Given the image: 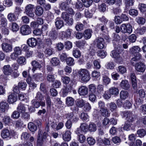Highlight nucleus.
Returning a JSON list of instances; mask_svg holds the SVG:
<instances>
[{"label":"nucleus","mask_w":146,"mask_h":146,"mask_svg":"<svg viewBox=\"0 0 146 146\" xmlns=\"http://www.w3.org/2000/svg\"><path fill=\"white\" fill-rule=\"evenodd\" d=\"M20 113L18 111H15L13 112L11 117L13 119H18L20 117Z\"/></svg>","instance_id":"obj_61"},{"label":"nucleus","mask_w":146,"mask_h":146,"mask_svg":"<svg viewBox=\"0 0 146 146\" xmlns=\"http://www.w3.org/2000/svg\"><path fill=\"white\" fill-rule=\"evenodd\" d=\"M137 133L139 137H142L146 134V132L144 129H141L137 131Z\"/></svg>","instance_id":"obj_51"},{"label":"nucleus","mask_w":146,"mask_h":146,"mask_svg":"<svg viewBox=\"0 0 146 146\" xmlns=\"http://www.w3.org/2000/svg\"><path fill=\"white\" fill-rule=\"evenodd\" d=\"M85 104V102L82 99L78 100L76 101V105L78 107L81 108Z\"/></svg>","instance_id":"obj_56"},{"label":"nucleus","mask_w":146,"mask_h":146,"mask_svg":"<svg viewBox=\"0 0 146 146\" xmlns=\"http://www.w3.org/2000/svg\"><path fill=\"white\" fill-rule=\"evenodd\" d=\"M86 43L85 40H79L76 42V45L79 48H84Z\"/></svg>","instance_id":"obj_36"},{"label":"nucleus","mask_w":146,"mask_h":146,"mask_svg":"<svg viewBox=\"0 0 146 146\" xmlns=\"http://www.w3.org/2000/svg\"><path fill=\"white\" fill-rule=\"evenodd\" d=\"M120 87L122 89L127 90L130 87V84L128 81L126 80H122L120 83Z\"/></svg>","instance_id":"obj_14"},{"label":"nucleus","mask_w":146,"mask_h":146,"mask_svg":"<svg viewBox=\"0 0 146 146\" xmlns=\"http://www.w3.org/2000/svg\"><path fill=\"white\" fill-rule=\"evenodd\" d=\"M141 145V141L140 140L137 139L134 142L131 143L130 145L131 146H140Z\"/></svg>","instance_id":"obj_60"},{"label":"nucleus","mask_w":146,"mask_h":146,"mask_svg":"<svg viewBox=\"0 0 146 146\" xmlns=\"http://www.w3.org/2000/svg\"><path fill=\"white\" fill-rule=\"evenodd\" d=\"M120 30L123 33L130 34L132 32V27L129 23L123 24L120 26Z\"/></svg>","instance_id":"obj_3"},{"label":"nucleus","mask_w":146,"mask_h":146,"mask_svg":"<svg viewBox=\"0 0 146 146\" xmlns=\"http://www.w3.org/2000/svg\"><path fill=\"white\" fill-rule=\"evenodd\" d=\"M87 141L89 144L92 145L94 144L96 142L94 139L91 137H89L87 139Z\"/></svg>","instance_id":"obj_63"},{"label":"nucleus","mask_w":146,"mask_h":146,"mask_svg":"<svg viewBox=\"0 0 146 146\" xmlns=\"http://www.w3.org/2000/svg\"><path fill=\"white\" fill-rule=\"evenodd\" d=\"M96 47L99 49H103L105 47L104 39L102 38L97 37L95 40Z\"/></svg>","instance_id":"obj_5"},{"label":"nucleus","mask_w":146,"mask_h":146,"mask_svg":"<svg viewBox=\"0 0 146 146\" xmlns=\"http://www.w3.org/2000/svg\"><path fill=\"white\" fill-rule=\"evenodd\" d=\"M17 62L19 64L24 65L25 62V58L24 57L20 56L17 59Z\"/></svg>","instance_id":"obj_49"},{"label":"nucleus","mask_w":146,"mask_h":146,"mask_svg":"<svg viewBox=\"0 0 146 146\" xmlns=\"http://www.w3.org/2000/svg\"><path fill=\"white\" fill-rule=\"evenodd\" d=\"M71 89L72 87L70 85H68L65 86L63 90V97L66 96L67 95L68 93L71 92Z\"/></svg>","instance_id":"obj_23"},{"label":"nucleus","mask_w":146,"mask_h":146,"mask_svg":"<svg viewBox=\"0 0 146 146\" xmlns=\"http://www.w3.org/2000/svg\"><path fill=\"white\" fill-rule=\"evenodd\" d=\"M83 3L80 1H77L74 4L75 9L79 10H82L84 9Z\"/></svg>","instance_id":"obj_33"},{"label":"nucleus","mask_w":146,"mask_h":146,"mask_svg":"<svg viewBox=\"0 0 146 146\" xmlns=\"http://www.w3.org/2000/svg\"><path fill=\"white\" fill-rule=\"evenodd\" d=\"M8 108V105L6 102H1L0 104V110L2 113L5 112Z\"/></svg>","instance_id":"obj_22"},{"label":"nucleus","mask_w":146,"mask_h":146,"mask_svg":"<svg viewBox=\"0 0 146 146\" xmlns=\"http://www.w3.org/2000/svg\"><path fill=\"white\" fill-rule=\"evenodd\" d=\"M48 36L52 41L54 40L58 36V31L54 29H52L49 33Z\"/></svg>","instance_id":"obj_10"},{"label":"nucleus","mask_w":146,"mask_h":146,"mask_svg":"<svg viewBox=\"0 0 146 146\" xmlns=\"http://www.w3.org/2000/svg\"><path fill=\"white\" fill-rule=\"evenodd\" d=\"M17 111L20 113H24L25 111V108L23 104H19L17 108Z\"/></svg>","instance_id":"obj_34"},{"label":"nucleus","mask_w":146,"mask_h":146,"mask_svg":"<svg viewBox=\"0 0 146 146\" xmlns=\"http://www.w3.org/2000/svg\"><path fill=\"white\" fill-rule=\"evenodd\" d=\"M96 125L94 123H92L90 124L88 129L89 131L91 132H94L97 129Z\"/></svg>","instance_id":"obj_47"},{"label":"nucleus","mask_w":146,"mask_h":146,"mask_svg":"<svg viewBox=\"0 0 146 146\" xmlns=\"http://www.w3.org/2000/svg\"><path fill=\"white\" fill-rule=\"evenodd\" d=\"M135 68L137 71L140 72H144L146 68L144 64L141 62L136 63Z\"/></svg>","instance_id":"obj_7"},{"label":"nucleus","mask_w":146,"mask_h":146,"mask_svg":"<svg viewBox=\"0 0 146 146\" xmlns=\"http://www.w3.org/2000/svg\"><path fill=\"white\" fill-rule=\"evenodd\" d=\"M7 20L6 19L5 17H2L0 20V27H5L7 25Z\"/></svg>","instance_id":"obj_48"},{"label":"nucleus","mask_w":146,"mask_h":146,"mask_svg":"<svg viewBox=\"0 0 146 146\" xmlns=\"http://www.w3.org/2000/svg\"><path fill=\"white\" fill-rule=\"evenodd\" d=\"M1 47L3 50L6 52H11L12 50V45L5 42L1 44Z\"/></svg>","instance_id":"obj_12"},{"label":"nucleus","mask_w":146,"mask_h":146,"mask_svg":"<svg viewBox=\"0 0 146 146\" xmlns=\"http://www.w3.org/2000/svg\"><path fill=\"white\" fill-rule=\"evenodd\" d=\"M113 57L116 60L117 62L121 63L123 62V58L121 54H119L115 51H113L112 52Z\"/></svg>","instance_id":"obj_6"},{"label":"nucleus","mask_w":146,"mask_h":146,"mask_svg":"<svg viewBox=\"0 0 146 146\" xmlns=\"http://www.w3.org/2000/svg\"><path fill=\"white\" fill-rule=\"evenodd\" d=\"M34 8V5L31 4L27 5L25 8L24 13L30 17H34L35 15L33 12Z\"/></svg>","instance_id":"obj_2"},{"label":"nucleus","mask_w":146,"mask_h":146,"mask_svg":"<svg viewBox=\"0 0 146 146\" xmlns=\"http://www.w3.org/2000/svg\"><path fill=\"white\" fill-rule=\"evenodd\" d=\"M138 8L141 12H143L146 11V5L143 3H139Z\"/></svg>","instance_id":"obj_54"},{"label":"nucleus","mask_w":146,"mask_h":146,"mask_svg":"<svg viewBox=\"0 0 146 146\" xmlns=\"http://www.w3.org/2000/svg\"><path fill=\"white\" fill-rule=\"evenodd\" d=\"M84 106L83 110L85 112H87L89 111L91 108V106L88 103L85 104Z\"/></svg>","instance_id":"obj_45"},{"label":"nucleus","mask_w":146,"mask_h":146,"mask_svg":"<svg viewBox=\"0 0 146 146\" xmlns=\"http://www.w3.org/2000/svg\"><path fill=\"white\" fill-rule=\"evenodd\" d=\"M27 43L30 46L33 47L36 45L37 41L36 38H31L28 39Z\"/></svg>","instance_id":"obj_21"},{"label":"nucleus","mask_w":146,"mask_h":146,"mask_svg":"<svg viewBox=\"0 0 146 146\" xmlns=\"http://www.w3.org/2000/svg\"><path fill=\"white\" fill-rule=\"evenodd\" d=\"M101 115L103 116L108 117L110 115V113L107 108H104L101 110H100Z\"/></svg>","instance_id":"obj_39"},{"label":"nucleus","mask_w":146,"mask_h":146,"mask_svg":"<svg viewBox=\"0 0 146 146\" xmlns=\"http://www.w3.org/2000/svg\"><path fill=\"white\" fill-rule=\"evenodd\" d=\"M134 2V0H125V7L128 9L129 7L133 6Z\"/></svg>","instance_id":"obj_41"},{"label":"nucleus","mask_w":146,"mask_h":146,"mask_svg":"<svg viewBox=\"0 0 146 146\" xmlns=\"http://www.w3.org/2000/svg\"><path fill=\"white\" fill-rule=\"evenodd\" d=\"M11 120L9 116H5L3 119V121L6 124L9 123Z\"/></svg>","instance_id":"obj_64"},{"label":"nucleus","mask_w":146,"mask_h":146,"mask_svg":"<svg viewBox=\"0 0 146 146\" xmlns=\"http://www.w3.org/2000/svg\"><path fill=\"white\" fill-rule=\"evenodd\" d=\"M78 92L81 96H85L88 94V88L86 86H81L79 88Z\"/></svg>","instance_id":"obj_13"},{"label":"nucleus","mask_w":146,"mask_h":146,"mask_svg":"<svg viewBox=\"0 0 146 146\" xmlns=\"http://www.w3.org/2000/svg\"><path fill=\"white\" fill-rule=\"evenodd\" d=\"M39 136L38 137L37 142V146H42L43 143V140L41 138L40 133H39Z\"/></svg>","instance_id":"obj_53"},{"label":"nucleus","mask_w":146,"mask_h":146,"mask_svg":"<svg viewBox=\"0 0 146 146\" xmlns=\"http://www.w3.org/2000/svg\"><path fill=\"white\" fill-rule=\"evenodd\" d=\"M54 82H53V83L52 84V86L54 88H58L61 85V82L58 80H54Z\"/></svg>","instance_id":"obj_62"},{"label":"nucleus","mask_w":146,"mask_h":146,"mask_svg":"<svg viewBox=\"0 0 146 146\" xmlns=\"http://www.w3.org/2000/svg\"><path fill=\"white\" fill-rule=\"evenodd\" d=\"M124 116L127 115V119L129 122H132L134 121L136 118V115L133 113L129 111L125 112Z\"/></svg>","instance_id":"obj_8"},{"label":"nucleus","mask_w":146,"mask_h":146,"mask_svg":"<svg viewBox=\"0 0 146 146\" xmlns=\"http://www.w3.org/2000/svg\"><path fill=\"white\" fill-rule=\"evenodd\" d=\"M43 12V9L42 7L39 5H37L36 7L35 13L36 15L38 16H41L42 15Z\"/></svg>","instance_id":"obj_18"},{"label":"nucleus","mask_w":146,"mask_h":146,"mask_svg":"<svg viewBox=\"0 0 146 146\" xmlns=\"http://www.w3.org/2000/svg\"><path fill=\"white\" fill-rule=\"evenodd\" d=\"M136 21L139 24L143 25L145 22V19L142 17H138L136 19Z\"/></svg>","instance_id":"obj_42"},{"label":"nucleus","mask_w":146,"mask_h":146,"mask_svg":"<svg viewBox=\"0 0 146 146\" xmlns=\"http://www.w3.org/2000/svg\"><path fill=\"white\" fill-rule=\"evenodd\" d=\"M82 1L84 3V5L86 7L90 6L92 3V0H82Z\"/></svg>","instance_id":"obj_52"},{"label":"nucleus","mask_w":146,"mask_h":146,"mask_svg":"<svg viewBox=\"0 0 146 146\" xmlns=\"http://www.w3.org/2000/svg\"><path fill=\"white\" fill-rule=\"evenodd\" d=\"M17 99V96L14 93L9 95L8 98V102L10 103L13 104L15 102Z\"/></svg>","instance_id":"obj_20"},{"label":"nucleus","mask_w":146,"mask_h":146,"mask_svg":"<svg viewBox=\"0 0 146 146\" xmlns=\"http://www.w3.org/2000/svg\"><path fill=\"white\" fill-rule=\"evenodd\" d=\"M141 50V48L137 46H134L130 49V51L133 54H139V52Z\"/></svg>","instance_id":"obj_24"},{"label":"nucleus","mask_w":146,"mask_h":146,"mask_svg":"<svg viewBox=\"0 0 146 146\" xmlns=\"http://www.w3.org/2000/svg\"><path fill=\"white\" fill-rule=\"evenodd\" d=\"M120 95L121 99L125 100L128 97L129 94L127 91L122 90L121 92Z\"/></svg>","instance_id":"obj_37"},{"label":"nucleus","mask_w":146,"mask_h":146,"mask_svg":"<svg viewBox=\"0 0 146 146\" xmlns=\"http://www.w3.org/2000/svg\"><path fill=\"white\" fill-rule=\"evenodd\" d=\"M71 132L70 131L67 130L62 135V138L66 141H69L71 139Z\"/></svg>","instance_id":"obj_17"},{"label":"nucleus","mask_w":146,"mask_h":146,"mask_svg":"<svg viewBox=\"0 0 146 146\" xmlns=\"http://www.w3.org/2000/svg\"><path fill=\"white\" fill-rule=\"evenodd\" d=\"M72 29H68L65 31L62 32V34L64 36V37L67 38L70 37L71 35Z\"/></svg>","instance_id":"obj_43"},{"label":"nucleus","mask_w":146,"mask_h":146,"mask_svg":"<svg viewBox=\"0 0 146 146\" xmlns=\"http://www.w3.org/2000/svg\"><path fill=\"white\" fill-rule=\"evenodd\" d=\"M20 32L23 35H27L31 33V27L27 25H25L21 26L20 28Z\"/></svg>","instance_id":"obj_4"},{"label":"nucleus","mask_w":146,"mask_h":146,"mask_svg":"<svg viewBox=\"0 0 146 146\" xmlns=\"http://www.w3.org/2000/svg\"><path fill=\"white\" fill-rule=\"evenodd\" d=\"M109 108L110 110L112 112H113L116 110L117 106L115 103L111 102L108 104Z\"/></svg>","instance_id":"obj_38"},{"label":"nucleus","mask_w":146,"mask_h":146,"mask_svg":"<svg viewBox=\"0 0 146 146\" xmlns=\"http://www.w3.org/2000/svg\"><path fill=\"white\" fill-rule=\"evenodd\" d=\"M46 79L49 82H53L55 79L54 75L51 72H47Z\"/></svg>","instance_id":"obj_19"},{"label":"nucleus","mask_w":146,"mask_h":146,"mask_svg":"<svg viewBox=\"0 0 146 146\" xmlns=\"http://www.w3.org/2000/svg\"><path fill=\"white\" fill-rule=\"evenodd\" d=\"M97 27L103 33H106L108 32V28L105 25L99 24L97 25Z\"/></svg>","instance_id":"obj_25"},{"label":"nucleus","mask_w":146,"mask_h":146,"mask_svg":"<svg viewBox=\"0 0 146 146\" xmlns=\"http://www.w3.org/2000/svg\"><path fill=\"white\" fill-rule=\"evenodd\" d=\"M75 28L77 31H81L83 30L84 26L82 23L78 22L76 25Z\"/></svg>","instance_id":"obj_44"},{"label":"nucleus","mask_w":146,"mask_h":146,"mask_svg":"<svg viewBox=\"0 0 146 146\" xmlns=\"http://www.w3.org/2000/svg\"><path fill=\"white\" fill-rule=\"evenodd\" d=\"M10 132L8 129H4L1 131V136L3 138H6L9 137Z\"/></svg>","instance_id":"obj_28"},{"label":"nucleus","mask_w":146,"mask_h":146,"mask_svg":"<svg viewBox=\"0 0 146 146\" xmlns=\"http://www.w3.org/2000/svg\"><path fill=\"white\" fill-rule=\"evenodd\" d=\"M28 129L32 132H34L37 129L36 125L33 122H29L28 125Z\"/></svg>","instance_id":"obj_29"},{"label":"nucleus","mask_w":146,"mask_h":146,"mask_svg":"<svg viewBox=\"0 0 146 146\" xmlns=\"http://www.w3.org/2000/svg\"><path fill=\"white\" fill-rule=\"evenodd\" d=\"M97 55L102 58H103L106 56V52L103 50H100L98 51Z\"/></svg>","instance_id":"obj_55"},{"label":"nucleus","mask_w":146,"mask_h":146,"mask_svg":"<svg viewBox=\"0 0 146 146\" xmlns=\"http://www.w3.org/2000/svg\"><path fill=\"white\" fill-rule=\"evenodd\" d=\"M74 99L71 97H68L66 100V104L67 106H72L74 104Z\"/></svg>","instance_id":"obj_32"},{"label":"nucleus","mask_w":146,"mask_h":146,"mask_svg":"<svg viewBox=\"0 0 146 146\" xmlns=\"http://www.w3.org/2000/svg\"><path fill=\"white\" fill-rule=\"evenodd\" d=\"M3 69L4 73L6 75H10L13 71L11 68L8 65L4 66Z\"/></svg>","instance_id":"obj_16"},{"label":"nucleus","mask_w":146,"mask_h":146,"mask_svg":"<svg viewBox=\"0 0 146 146\" xmlns=\"http://www.w3.org/2000/svg\"><path fill=\"white\" fill-rule=\"evenodd\" d=\"M109 92L111 95H117L119 94V90L117 88L113 87L109 89Z\"/></svg>","instance_id":"obj_31"},{"label":"nucleus","mask_w":146,"mask_h":146,"mask_svg":"<svg viewBox=\"0 0 146 146\" xmlns=\"http://www.w3.org/2000/svg\"><path fill=\"white\" fill-rule=\"evenodd\" d=\"M52 65L53 66H56L60 65V62L59 59L56 58L54 57L52 58L50 61Z\"/></svg>","instance_id":"obj_30"},{"label":"nucleus","mask_w":146,"mask_h":146,"mask_svg":"<svg viewBox=\"0 0 146 146\" xmlns=\"http://www.w3.org/2000/svg\"><path fill=\"white\" fill-rule=\"evenodd\" d=\"M54 23L57 29H60L64 26V22L60 17H57L55 19Z\"/></svg>","instance_id":"obj_11"},{"label":"nucleus","mask_w":146,"mask_h":146,"mask_svg":"<svg viewBox=\"0 0 146 146\" xmlns=\"http://www.w3.org/2000/svg\"><path fill=\"white\" fill-rule=\"evenodd\" d=\"M66 62L69 66L73 65L75 63L74 59L72 57H69L66 58Z\"/></svg>","instance_id":"obj_46"},{"label":"nucleus","mask_w":146,"mask_h":146,"mask_svg":"<svg viewBox=\"0 0 146 146\" xmlns=\"http://www.w3.org/2000/svg\"><path fill=\"white\" fill-rule=\"evenodd\" d=\"M19 29L18 25L15 22L12 23L11 25V30L13 32H16Z\"/></svg>","instance_id":"obj_35"},{"label":"nucleus","mask_w":146,"mask_h":146,"mask_svg":"<svg viewBox=\"0 0 146 146\" xmlns=\"http://www.w3.org/2000/svg\"><path fill=\"white\" fill-rule=\"evenodd\" d=\"M80 128L82 131L85 132L88 131V126L86 124L82 123L81 124Z\"/></svg>","instance_id":"obj_57"},{"label":"nucleus","mask_w":146,"mask_h":146,"mask_svg":"<svg viewBox=\"0 0 146 146\" xmlns=\"http://www.w3.org/2000/svg\"><path fill=\"white\" fill-rule=\"evenodd\" d=\"M73 54L76 58H78L80 57L81 55L80 51L76 49H75L73 50Z\"/></svg>","instance_id":"obj_58"},{"label":"nucleus","mask_w":146,"mask_h":146,"mask_svg":"<svg viewBox=\"0 0 146 146\" xmlns=\"http://www.w3.org/2000/svg\"><path fill=\"white\" fill-rule=\"evenodd\" d=\"M7 18L9 21L12 22L15 21L18 17L14 13H10L8 14Z\"/></svg>","instance_id":"obj_15"},{"label":"nucleus","mask_w":146,"mask_h":146,"mask_svg":"<svg viewBox=\"0 0 146 146\" xmlns=\"http://www.w3.org/2000/svg\"><path fill=\"white\" fill-rule=\"evenodd\" d=\"M129 14L132 16H137L138 14V12L137 10L135 9H130L129 11Z\"/></svg>","instance_id":"obj_59"},{"label":"nucleus","mask_w":146,"mask_h":146,"mask_svg":"<svg viewBox=\"0 0 146 146\" xmlns=\"http://www.w3.org/2000/svg\"><path fill=\"white\" fill-rule=\"evenodd\" d=\"M141 57V55L140 54H136L135 57L132 58L131 60V63L133 65H135L136 62L139 60Z\"/></svg>","instance_id":"obj_26"},{"label":"nucleus","mask_w":146,"mask_h":146,"mask_svg":"<svg viewBox=\"0 0 146 146\" xmlns=\"http://www.w3.org/2000/svg\"><path fill=\"white\" fill-rule=\"evenodd\" d=\"M92 31L91 30L86 29L85 30L84 33V37L86 39L90 38L91 36Z\"/></svg>","instance_id":"obj_27"},{"label":"nucleus","mask_w":146,"mask_h":146,"mask_svg":"<svg viewBox=\"0 0 146 146\" xmlns=\"http://www.w3.org/2000/svg\"><path fill=\"white\" fill-rule=\"evenodd\" d=\"M29 137L30 135L29 133L26 132H24L22 134L21 138L22 140H27L29 139Z\"/></svg>","instance_id":"obj_50"},{"label":"nucleus","mask_w":146,"mask_h":146,"mask_svg":"<svg viewBox=\"0 0 146 146\" xmlns=\"http://www.w3.org/2000/svg\"><path fill=\"white\" fill-rule=\"evenodd\" d=\"M78 76L81 81L87 82L90 79V75L88 70L86 69H81L78 72Z\"/></svg>","instance_id":"obj_1"},{"label":"nucleus","mask_w":146,"mask_h":146,"mask_svg":"<svg viewBox=\"0 0 146 146\" xmlns=\"http://www.w3.org/2000/svg\"><path fill=\"white\" fill-rule=\"evenodd\" d=\"M71 1V0H70L69 1L66 0V1H63L59 4V7L61 10L67 11L69 8V5L70 4Z\"/></svg>","instance_id":"obj_9"},{"label":"nucleus","mask_w":146,"mask_h":146,"mask_svg":"<svg viewBox=\"0 0 146 146\" xmlns=\"http://www.w3.org/2000/svg\"><path fill=\"white\" fill-rule=\"evenodd\" d=\"M89 91L91 93L97 94L96 88L95 85L92 84L90 85L89 86Z\"/></svg>","instance_id":"obj_40"}]
</instances>
